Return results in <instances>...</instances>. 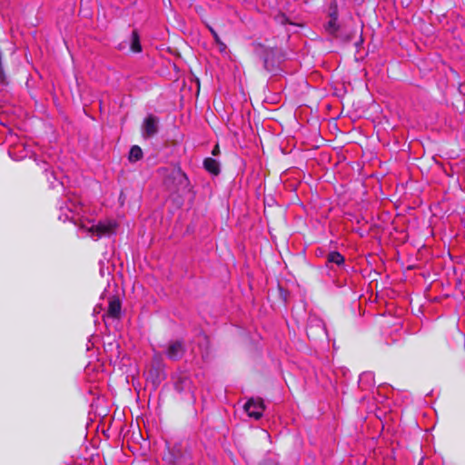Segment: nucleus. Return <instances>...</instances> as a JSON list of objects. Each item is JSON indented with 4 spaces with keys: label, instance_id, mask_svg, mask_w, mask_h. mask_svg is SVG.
Wrapping results in <instances>:
<instances>
[{
    "label": "nucleus",
    "instance_id": "obj_9",
    "mask_svg": "<svg viewBox=\"0 0 465 465\" xmlns=\"http://www.w3.org/2000/svg\"><path fill=\"white\" fill-rule=\"evenodd\" d=\"M327 263H334L338 266L344 264L345 259L339 252H331L327 255Z\"/></svg>",
    "mask_w": 465,
    "mask_h": 465
},
{
    "label": "nucleus",
    "instance_id": "obj_1",
    "mask_svg": "<svg viewBox=\"0 0 465 465\" xmlns=\"http://www.w3.org/2000/svg\"><path fill=\"white\" fill-rule=\"evenodd\" d=\"M164 185L171 193H183L189 191L190 181L185 173L178 168L166 176Z\"/></svg>",
    "mask_w": 465,
    "mask_h": 465
},
{
    "label": "nucleus",
    "instance_id": "obj_7",
    "mask_svg": "<svg viewBox=\"0 0 465 465\" xmlns=\"http://www.w3.org/2000/svg\"><path fill=\"white\" fill-rule=\"evenodd\" d=\"M339 29L340 25L338 24V15L336 12H333L330 15V20L325 25V30L331 35L338 37Z\"/></svg>",
    "mask_w": 465,
    "mask_h": 465
},
{
    "label": "nucleus",
    "instance_id": "obj_21",
    "mask_svg": "<svg viewBox=\"0 0 465 465\" xmlns=\"http://www.w3.org/2000/svg\"><path fill=\"white\" fill-rule=\"evenodd\" d=\"M461 84H465V82H464V83H462Z\"/></svg>",
    "mask_w": 465,
    "mask_h": 465
},
{
    "label": "nucleus",
    "instance_id": "obj_5",
    "mask_svg": "<svg viewBox=\"0 0 465 465\" xmlns=\"http://www.w3.org/2000/svg\"><path fill=\"white\" fill-rule=\"evenodd\" d=\"M158 133V118L153 114L147 116L143 124V137H153Z\"/></svg>",
    "mask_w": 465,
    "mask_h": 465
},
{
    "label": "nucleus",
    "instance_id": "obj_6",
    "mask_svg": "<svg viewBox=\"0 0 465 465\" xmlns=\"http://www.w3.org/2000/svg\"><path fill=\"white\" fill-rule=\"evenodd\" d=\"M121 308L122 305L119 298L114 296L111 297L108 304L107 316L114 319H118L121 314Z\"/></svg>",
    "mask_w": 465,
    "mask_h": 465
},
{
    "label": "nucleus",
    "instance_id": "obj_2",
    "mask_svg": "<svg viewBox=\"0 0 465 465\" xmlns=\"http://www.w3.org/2000/svg\"><path fill=\"white\" fill-rule=\"evenodd\" d=\"M79 226L82 229H85L87 232H91L92 236L100 238L103 235L112 232L115 228L116 223L113 222H99L97 224H92L90 227H88L86 224L81 223Z\"/></svg>",
    "mask_w": 465,
    "mask_h": 465
},
{
    "label": "nucleus",
    "instance_id": "obj_10",
    "mask_svg": "<svg viewBox=\"0 0 465 465\" xmlns=\"http://www.w3.org/2000/svg\"><path fill=\"white\" fill-rule=\"evenodd\" d=\"M131 50L134 53H140L142 51V45L140 44V35L137 30H134L132 32Z\"/></svg>",
    "mask_w": 465,
    "mask_h": 465
},
{
    "label": "nucleus",
    "instance_id": "obj_20",
    "mask_svg": "<svg viewBox=\"0 0 465 465\" xmlns=\"http://www.w3.org/2000/svg\"><path fill=\"white\" fill-rule=\"evenodd\" d=\"M154 357L160 359L161 356H160V354H155Z\"/></svg>",
    "mask_w": 465,
    "mask_h": 465
},
{
    "label": "nucleus",
    "instance_id": "obj_16",
    "mask_svg": "<svg viewBox=\"0 0 465 465\" xmlns=\"http://www.w3.org/2000/svg\"><path fill=\"white\" fill-rule=\"evenodd\" d=\"M368 378H371V375L369 374V373H366V374H362L361 377H360V382L361 383L363 381L364 379H368Z\"/></svg>",
    "mask_w": 465,
    "mask_h": 465
},
{
    "label": "nucleus",
    "instance_id": "obj_8",
    "mask_svg": "<svg viewBox=\"0 0 465 465\" xmlns=\"http://www.w3.org/2000/svg\"><path fill=\"white\" fill-rule=\"evenodd\" d=\"M203 167L208 173L213 175H218L221 172L220 163L211 157H207L203 160Z\"/></svg>",
    "mask_w": 465,
    "mask_h": 465
},
{
    "label": "nucleus",
    "instance_id": "obj_11",
    "mask_svg": "<svg viewBox=\"0 0 465 465\" xmlns=\"http://www.w3.org/2000/svg\"><path fill=\"white\" fill-rule=\"evenodd\" d=\"M143 158V151L138 145H133L129 152V161L137 162Z\"/></svg>",
    "mask_w": 465,
    "mask_h": 465
},
{
    "label": "nucleus",
    "instance_id": "obj_12",
    "mask_svg": "<svg viewBox=\"0 0 465 465\" xmlns=\"http://www.w3.org/2000/svg\"><path fill=\"white\" fill-rule=\"evenodd\" d=\"M207 28L212 34L215 44L219 46V49L221 52L225 51L227 48L226 45L221 40L220 36L218 35L217 32L209 25H207Z\"/></svg>",
    "mask_w": 465,
    "mask_h": 465
},
{
    "label": "nucleus",
    "instance_id": "obj_14",
    "mask_svg": "<svg viewBox=\"0 0 465 465\" xmlns=\"http://www.w3.org/2000/svg\"><path fill=\"white\" fill-rule=\"evenodd\" d=\"M212 154L214 155V156H217L220 154V147L218 144H216L213 150H212Z\"/></svg>",
    "mask_w": 465,
    "mask_h": 465
},
{
    "label": "nucleus",
    "instance_id": "obj_15",
    "mask_svg": "<svg viewBox=\"0 0 465 465\" xmlns=\"http://www.w3.org/2000/svg\"><path fill=\"white\" fill-rule=\"evenodd\" d=\"M263 66L267 71L272 70L271 66L269 65V61H268L267 57H264V59H263Z\"/></svg>",
    "mask_w": 465,
    "mask_h": 465
},
{
    "label": "nucleus",
    "instance_id": "obj_18",
    "mask_svg": "<svg viewBox=\"0 0 465 465\" xmlns=\"http://www.w3.org/2000/svg\"><path fill=\"white\" fill-rule=\"evenodd\" d=\"M149 375H150V377H153V370L149 371Z\"/></svg>",
    "mask_w": 465,
    "mask_h": 465
},
{
    "label": "nucleus",
    "instance_id": "obj_13",
    "mask_svg": "<svg viewBox=\"0 0 465 465\" xmlns=\"http://www.w3.org/2000/svg\"><path fill=\"white\" fill-rule=\"evenodd\" d=\"M156 374H155V379H153V382H160L162 380H163L164 378V374L163 371H155Z\"/></svg>",
    "mask_w": 465,
    "mask_h": 465
},
{
    "label": "nucleus",
    "instance_id": "obj_3",
    "mask_svg": "<svg viewBox=\"0 0 465 465\" xmlns=\"http://www.w3.org/2000/svg\"><path fill=\"white\" fill-rule=\"evenodd\" d=\"M264 410L265 406L263 401L261 398H251L244 405V411L248 416L253 418L254 420L261 419Z\"/></svg>",
    "mask_w": 465,
    "mask_h": 465
},
{
    "label": "nucleus",
    "instance_id": "obj_19",
    "mask_svg": "<svg viewBox=\"0 0 465 465\" xmlns=\"http://www.w3.org/2000/svg\"><path fill=\"white\" fill-rule=\"evenodd\" d=\"M175 462H176V463H178V464H180V463H181L180 458H177V460H176V461H175Z\"/></svg>",
    "mask_w": 465,
    "mask_h": 465
},
{
    "label": "nucleus",
    "instance_id": "obj_4",
    "mask_svg": "<svg viewBox=\"0 0 465 465\" xmlns=\"http://www.w3.org/2000/svg\"><path fill=\"white\" fill-rule=\"evenodd\" d=\"M185 352V346L183 341H171L166 346L165 354L172 361H179Z\"/></svg>",
    "mask_w": 465,
    "mask_h": 465
},
{
    "label": "nucleus",
    "instance_id": "obj_17",
    "mask_svg": "<svg viewBox=\"0 0 465 465\" xmlns=\"http://www.w3.org/2000/svg\"><path fill=\"white\" fill-rule=\"evenodd\" d=\"M459 90H460V93L465 96V84H460Z\"/></svg>",
    "mask_w": 465,
    "mask_h": 465
}]
</instances>
